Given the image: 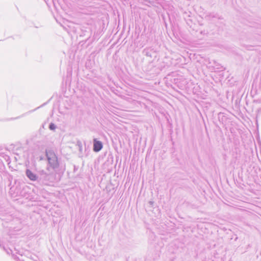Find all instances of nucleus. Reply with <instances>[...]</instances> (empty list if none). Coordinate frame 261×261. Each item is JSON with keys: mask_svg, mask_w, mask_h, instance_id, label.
<instances>
[{"mask_svg": "<svg viewBox=\"0 0 261 261\" xmlns=\"http://www.w3.org/2000/svg\"><path fill=\"white\" fill-rule=\"evenodd\" d=\"M46 155L48 160L49 166L47 169L49 170V168H51L53 170H55L59 167V163L58 158L55 153L51 151L47 150L46 151Z\"/></svg>", "mask_w": 261, "mask_h": 261, "instance_id": "1", "label": "nucleus"}, {"mask_svg": "<svg viewBox=\"0 0 261 261\" xmlns=\"http://www.w3.org/2000/svg\"><path fill=\"white\" fill-rule=\"evenodd\" d=\"M103 145L101 141L96 139L93 140V150L95 152H99L102 148Z\"/></svg>", "mask_w": 261, "mask_h": 261, "instance_id": "2", "label": "nucleus"}, {"mask_svg": "<svg viewBox=\"0 0 261 261\" xmlns=\"http://www.w3.org/2000/svg\"><path fill=\"white\" fill-rule=\"evenodd\" d=\"M25 174L27 177L32 181H35L38 179V176L30 169L26 170Z\"/></svg>", "mask_w": 261, "mask_h": 261, "instance_id": "3", "label": "nucleus"}, {"mask_svg": "<svg viewBox=\"0 0 261 261\" xmlns=\"http://www.w3.org/2000/svg\"><path fill=\"white\" fill-rule=\"evenodd\" d=\"M49 128L50 130H55L56 128V126L54 123H51L49 124Z\"/></svg>", "mask_w": 261, "mask_h": 261, "instance_id": "4", "label": "nucleus"}, {"mask_svg": "<svg viewBox=\"0 0 261 261\" xmlns=\"http://www.w3.org/2000/svg\"><path fill=\"white\" fill-rule=\"evenodd\" d=\"M44 174H45V172L43 170L41 171V172H40V174L42 175H43Z\"/></svg>", "mask_w": 261, "mask_h": 261, "instance_id": "5", "label": "nucleus"}]
</instances>
